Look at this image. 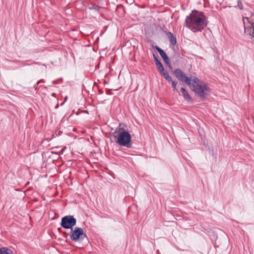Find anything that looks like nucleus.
Instances as JSON below:
<instances>
[{"label":"nucleus","instance_id":"4","mask_svg":"<svg viewBox=\"0 0 254 254\" xmlns=\"http://www.w3.org/2000/svg\"><path fill=\"white\" fill-rule=\"evenodd\" d=\"M70 239L74 242H81L85 238H87L86 234L84 232L83 229L76 227L74 229H71L70 232Z\"/></svg>","mask_w":254,"mask_h":254},{"label":"nucleus","instance_id":"14","mask_svg":"<svg viewBox=\"0 0 254 254\" xmlns=\"http://www.w3.org/2000/svg\"><path fill=\"white\" fill-rule=\"evenodd\" d=\"M41 82H44V80L43 79H41V80H40L39 81H38L37 83H36V85H34V87L35 88V89L36 90L37 88V85L39 84V83H41Z\"/></svg>","mask_w":254,"mask_h":254},{"label":"nucleus","instance_id":"5","mask_svg":"<svg viewBox=\"0 0 254 254\" xmlns=\"http://www.w3.org/2000/svg\"><path fill=\"white\" fill-rule=\"evenodd\" d=\"M76 220L73 216L67 215L62 218L61 226L64 229H72L76 225Z\"/></svg>","mask_w":254,"mask_h":254},{"label":"nucleus","instance_id":"8","mask_svg":"<svg viewBox=\"0 0 254 254\" xmlns=\"http://www.w3.org/2000/svg\"><path fill=\"white\" fill-rule=\"evenodd\" d=\"M155 48L157 50V51L159 52L160 55L163 59L165 64L169 67H171L170 60L168 57L167 56V55H166V53L158 46H156L155 47Z\"/></svg>","mask_w":254,"mask_h":254},{"label":"nucleus","instance_id":"7","mask_svg":"<svg viewBox=\"0 0 254 254\" xmlns=\"http://www.w3.org/2000/svg\"><path fill=\"white\" fill-rule=\"evenodd\" d=\"M153 57L154 61L155 62V64L157 67V69L160 74L164 77L166 78L167 79L170 78V75H169L168 72L167 70H165L162 63L158 60V58L155 55H153Z\"/></svg>","mask_w":254,"mask_h":254},{"label":"nucleus","instance_id":"16","mask_svg":"<svg viewBox=\"0 0 254 254\" xmlns=\"http://www.w3.org/2000/svg\"><path fill=\"white\" fill-rule=\"evenodd\" d=\"M53 84H57L58 83L57 80H54L53 81Z\"/></svg>","mask_w":254,"mask_h":254},{"label":"nucleus","instance_id":"13","mask_svg":"<svg viewBox=\"0 0 254 254\" xmlns=\"http://www.w3.org/2000/svg\"><path fill=\"white\" fill-rule=\"evenodd\" d=\"M164 78L168 82H171L172 87H173L174 90L176 89L177 83L175 81L172 80V77L170 76L169 79H168V78L167 79L166 78Z\"/></svg>","mask_w":254,"mask_h":254},{"label":"nucleus","instance_id":"6","mask_svg":"<svg viewBox=\"0 0 254 254\" xmlns=\"http://www.w3.org/2000/svg\"><path fill=\"white\" fill-rule=\"evenodd\" d=\"M173 73L174 75H175L176 77L180 81L182 82H184L186 83L188 85L189 84H190V80L192 78L193 76H190V77H187L184 72L182 71L179 68H177L175 69V70L173 71Z\"/></svg>","mask_w":254,"mask_h":254},{"label":"nucleus","instance_id":"2","mask_svg":"<svg viewBox=\"0 0 254 254\" xmlns=\"http://www.w3.org/2000/svg\"><path fill=\"white\" fill-rule=\"evenodd\" d=\"M190 90L201 99H204L209 94V88L198 78L193 76L188 84Z\"/></svg>","mask_w":254,"mask_h":254},{"label":"nucleus","instance_id":"17","mask_svg":"<svg viewBox=\"0 0 254 254\" xmlns=\"http://www.w3.org/2000/svg\"><path fill=\"white\" fill-rule=\"evenodd\" d=\"M58 231H60V232H61V231H62L61 228H58Z\"/></svg>","mask_w":254,"mask_h":254},{"label":"nucleus","instance_id":"10","mask_svg":"<svg viewBox=\"0 0 254 254\" xmlns=\"http://www.w3.org/2000/svg\"><path fill=\"white\" fill-rule=\"evenodd\" d=\"M181 91L182 92V95L183 96L184 99L188 102H190L191 101V97L189 95L188 92L184 88H181Z\"/></svg>","mask_w":254,"mask_h":254},{"label":"nucleus","instance_id":"9","mask_svg":"<svg viewBox=\"0 0 254 254\" xmlns=\"http://www.w3.org/2000/svg\"><path fill=\"white\" fill-rule=\"evenodd\" d=\"M254 17V14L252 15L251 17H245L243 18V20L244 22V23H245V21L247 20L251 25L250 28V34L252 38H254V22L253 21V19Z\"/></svg>","mask_w":254,"mask_h":254},{"label":"nucleus","instance_id":"3","mask_svg":"<svg viewBox=\"0 0 254 254\" xmlns=\"http://www.w3.org/2000/svg\"><path fill=\"white\" fill-rule=\"evenodd\" d=\"M131 138L130 134L124 129L119 132L117 142L122 146L129 148L131 146Z\"/></svg>","mask_w":254,"mask_h":254},{"label":"nucleus","instance_id":"15","mask_svg":"<svg viewBox=\"0 0 254 254\" xmlns=\"http://www.w3.org/2000/svg\"><path fill=\"white\" fill-rule=\"evenodd\" d=\"M63 234H64V236L65 238H67L68 234L67 233H66V232H63Z\"/></svg>","mask_w":254,"mask_h":254},{"label":"nucleus","instance_id":"1","mask_svg":"<svg viewBox=\"0 0 254 254\" xmlns=\"http://www.w3.org/2000/svg\"><path fill=\"white\" fill-rule=\"evenodd\" d=\"M207 25V17L202 12L192 11L186 18L185 26L194 32L201 31Z\"/></svg>","mask_w":254,"mask_h":254},{"label":"nucleus","instance_id":"11","mask_svg":"<svg viewBox=\"0 0 254 254\" xmlns=\"http://www.w3.org/2000/svg\"><path fill=\"white\" fill-rule=\"evenodd\" d=\"M167 35H168V38H169V40L171 44L173 46L176 45L177 43L176 37L174 36V35L170 32H167Z\"/></svg>","mask_w":254,"mask_h":254},{"label":"nucleus","instance_id":"12","mask_svg":"<svg viewBox=\"0 0 254 254\" xmlns=\"http://www.w3.org/2000/svg\"><path fill=\"white\" fill-rule=\"evenodd\" d=\"M0 254H13V252L6 247H1L0 248Z\"/></svg>","mask_w":254,"mask_h":254}]
</instances>
